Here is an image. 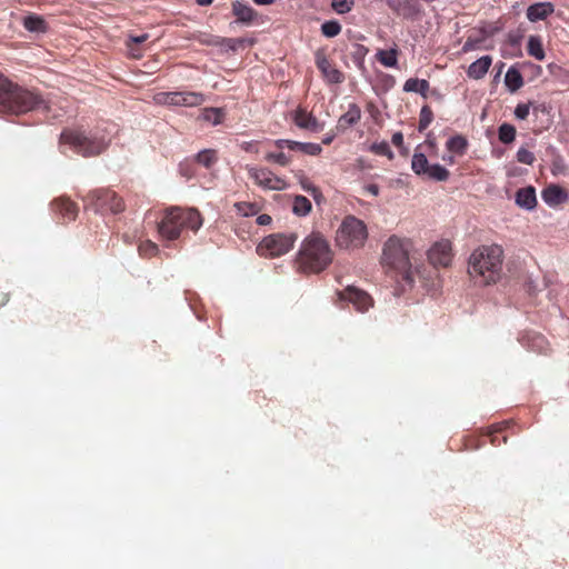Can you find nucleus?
<instances>
[{"instance_id": "obj_1", "label": "nucleus", "mask_w": 569, "mask_h": 569, "mask_svg": "<svg viewBox=\"0 0 569 569\" xmlns=\"http://www.w3.org/2000/svg\"><path fill=\"white\" fill-rule=\"evenodd\" d=\"M0 109L13 114L47 110V102L31 90L13 83L0 72Z\"/></svg>"}, {"instance_id": "obj_2", "label": "nucleus", "mask_w": 569, "mask_h": 569, "mask_svg": "<svg viewBox=\"0 0 569 569\" xmlns=\"http://www.w3.org/2000/svg\"><path fill=\"white\" fill-rule=\"evenodd\" d=\"M502 259L500 246H481L469 258V274L483 284L496 283L501 277Z\"/></svg>"}, {"instance_id": "obj_3", "label": "nucleus", "mask_w": 569, "mask_h": 569, "mask_svg": "<svg viewBox=\"0 0 569 569\" xmlns=\"http://www.w3.org/2000/svg\"><path fill=\"white\" fill-rule=\"evenodd\" d=\"M333 259V252L327 239L319 232H312L301 243L298 252V263L306 272H320Z\"/></svg>"}, {"instance_id": "obj_4", "label": "nucleus", "mask_w": 569, "mask_h": 569, "mask_svg": "<svg viewBox=\"0 0 569 569\" xmlns=\"http://www.w3.org/2000/svg\"><path fill=\"white\" fill-rule=\"evenodd\" d=\"M202 226V218L196 209L172 207L164 211L158 223V232L166 240H177L183 229L197 231Z\"/></svg>"}, {"instance_id": "obj_5", "label": "nucleus", "mask_w": 569, "mask_h": 569, "mask_svg": "<svg viewBox=\"0 0 569 569\" xmlns=\"http://www.w3.org/2000/svg\"><path fill=\"white\" fill-rule=\"evenodd\" d=\"M411 249V241L398 236H391L383 246L382 260L383 262L396 270L401 280L411 283L412 270L409 260V251Z\"/></svg>"}, {"instance_id": "obj_6", "label": "nucleus", "mask_w": 569, "mask_h": 569, "mask_svg": "<svg viewBox=\"0 0 569 569\" xmlns=\"http://www.w3.org/2000/svg\"><path fill=\"white\" fill-rule=\"evenodd\" d=\"M60 143L68 144L74 152L83 157L98 156L108 146V141L103 137L86 133L80 129H64L60 134Z\"/></svg>"}, {"instance_id": "obj_7", "label": "nucleus", "mask_w": 569, "mask_h": 569, "mask_svg": "<svg viewBox=\"0 0 569 569\" xmlns=\"http://www.w3.org/2000/svg\"><path fill=\"white\" fill-rule=\"evenodd\" d=\"M368 239L366 223L359 218L349 214L343 218L337 230L336 242L341 249H359L365 246Z\"/></svg>"}, {"instance_id": "obj_8", "label": "nucleus", "mask_w": 569, "mask_h": 569, "mask_svg": "<svg viewBox=\"0 0 569 569\" xmlns=\"http://www.w3.org/2000/svg\"><path fill=\"white\" fill-rule=\"evenodd\" d=\"M87 206L91 207L96 212L119 213L124 210V202L113 190L96 189L90 191L84 198Z\"/></svg>"}, {"instance_id": "obj_9", "label": "nucleus", "mask_w": 569, "mask_h": 569, "mask_svg": "<svg viewBox=\"0 0 569 569\" xmlns=\"http://www.w3.org/2000/svg\"><path fill=\"white\" fill-rule=\"evenodd\" d=\"M152 100L158 106L168 107H198L204 101V94L193 91H160L153 94Z\"/></svg>"}, {"instance_id": "obj_10", "label": "nucleus", "mask_w": 569, "mask_h": 569, "mask_svg": "<svg viewBox=\"0 0 569 569\" xmlns=\"http://www.w3.org/2000/svg\"><path fill=\"white\" fill-rule=\"evenodd\" d=\"M297 240L295 233H273L264 237L257 248L260 256L279 257L287 253Z\"/></svg>"}, {"instance_id": "obj_11", "label": "nucleus", "mask_w": 569, "mask_h": 569, "mask_svg": "<svg viewBox=\"0 0 569 569\" xmlns=\"http://www.w3.org/2000/svg\"><path fill=\"white\" fill-rule=\"evenodd\" d=\"M248 176L256 184L268 190H283L287 187L286 181L276 176L268 168L246 167Z\"/></svg>"}, {"instance_id": "obj_12", "label": "nucleus", "mask_w": 569, "mask_h": 569, "mask_svg": "<svg viewBox=\"0 0 569 569\" xmlns=\"http://www.w3.org/2000/svg\"><path fill=\"white\" fill-rule=\"evenodd\" d=\"M338 297L341 301L352 303L355 309L360 312H365L373 306L372 298L366 291L353 286H349L345 290L339 291Z\"/></svg>"}, {"instance_id": "obj_13", "label": "nucleus", "mask_w": 569, "mask_h": 569, "mask_svg": "<svg viewBox=\"0 0 569 569\" xmlns=\"http://www.w3.org/2000/svg\"><path fill=\"white\" fill-rule=\"evenodd\" d=\"M316 64L327 82L339 84L345 81L343 73L331 63L322 51L316 52Z\"/></svg>"}, {"instance_id": "obj_14", "label": "nucleus", "mask_w": 569, "mask_h": 569, "mask_svg": "<svg viewBox=\"0 0 569 569\" xmlns=\"http://www.w3.org/2000/svg\"><path fill=\"white\" fill-rule=\"evenodd\" d=\"M451 244L449 241L435 243L428 251V259L435 267H448L451 262Z\"/></svg>"}, {"instance_id": "obj_15", "label": "nucleus", "mask_w": 569, "mask_h": 569, "mask_svg": "<svg viewBox=\"0 0 569 569\" xmlns=\"http://www.w3.org/2000/svg\"><path fill=\"white\" fill-rule=\"evenodd\" d=\"M231 11L236 17L234 23L243 26H251L259 18V13L253 8L238 0L231 2Z\"/></svg>"}, {"instance_id": "obj_16", "label": "nucleus", "mask_w": 569, "mask_h": 569, "mask_svg": "<svg viewBox=\"0 0 569 569\" xmlns=\"http://www.w3.org/2000/svg\"><path fill=\"white\" fill-rule=\"evenodd\" d=\"M388 6L398 16L406 19H413L421 11V7L418 0H388Z\"/></svg>"}, {"instance_id": "obj_17", "label": "nucleus", "mask_w": 569, "mask_h": 569, "mask_svg": "<svg viewBox=\"0 0 569 569\" xmlns=\"http://www.w3.org/2000/svg\"><path fill=\"white\" fill-rule=\"evenodd\" d=\"M52 209L67 221L76 220L78 216V206L67 197H60L52 202Z\"/></svg>"}, {"instance_id": "obj_18", "label": "nucleus", "mask_w": 569, "mask_h": 569, "mask_svg": "<svg viewBox=\"0 0 569 569\" xmlns=\"http://www.w3.org/2000/svg\"><path fill=\"white\" fill-rule=\"evenodd\" d=\"M293 121L297 127L301 129H307L313 132H319L322 130L323 126L318 121V119L306 109L298 108L293 116Z\"/></svg>"}, {"instance_id": "obj_19", "label": "nucleus", "mask_w": 569, "mask_h": 569, "mask_svg": "<svg viewBox=\"0 0 569 569\" xmlns=\"http://www.w3.org/2000/svg\"><path fill=\"white\" fill-rule=\"evenodd\" d=\"M555 11L551 2H537L528 7L527 18L530 22H537L547 19Z\"/></svg>"}, {"instance_id": "obj_20", "label": "nucleus", "mask_w": 569, "mask_h": 569, "mask_svg": "<svg viewBox=\"0 0 569 569\" xmlns=\"http://www.w3.org/2000/svg\"><path fill=\"white\" fill-rule=\"evenodd\" d=\"M491 63L492 58L490 56L479 58L469 66L467 70L468 77L475 80L482 79L487 74Z\"/></svg>"}, {"instance_id": "obj_21", "label": "nucleus", "mask_w": 569, "mask_h": 569, "mask_svg": "<svg viewBox=\"0 0 569 569\" xmlns=\"http://www.w3.org/2000/svg\"><path fill=\"white\" fill-rule=\"evenodd\" d=\"M361 119L360 107L356 103L349 104L348 111L338 120V128L346 129L358 123Z\"/></svg>"}, {"instance_id": "obj_22", "label": "nucleus", "mask_w": 569, "mask_h": 569, "mask_svg": "<svg viewBox=\"0 0 569 569\" xmlns=\"http://www.w3.org/2000/svg\"><path fill=\"white\" fill-rule=\"evenodd\" d=\"M542 199L548 204H559L567 200V193L561 187L550 184L542 191Z\"/></svg>"}, {"instance_id": "obj_23", "label": "nucleus", "mask_w": 569, "mask_h": 569, "mask_svg": "<svg viewBox=\"0 0 569 569\" xmlns=\"http://www.w3.org/2000/svg\"><path fill=\"white\" fill-rule=\"evenodd\" d=\"M516 202L518 206L532 209L537 204L536 191L532 187L521 188L517 191Z\"/></svg>"}, {"instance_id": "obj_24", "label": "nucleus", "mask_w": 569, "mask_h": 569, "mask_svg": "<svg viewBox=\"0 0 569 569\" xmlns=\"http://www.w3.org/2000/svg\"><path fill=\"white\" fill-rule=\"evenodd\" d=\"M22 24L30 32H46L48 30L46 20L41 16L34 13L26 16Z\"/></svg>"}, {"instance_id": "obj_25", "label": "nucleus", "mask_w": 569, "mask_h": 569, "mask_svg": "<svg viewBox=\"0 0 569 569\" xmlns=\"http://www.w3.org/2000/svg\"><path fill=\"white\" fill-rule=\"evenodd\" d=\"M505 84L510 92L518 91L523 86L522 74L515 67H510L505 76Z\"/></svg>"}, {"instance_id": "obj_26", "label": "nucleus", "mask_w": 569, "mask_h": 569, "mask_svg": "<svg viewBox=\"0 0 569 569\" xmlns=\"http://www.w3.org/2000/svg\"><path fill=\"white\" fill-rule=\"evenodd\" d=\"M429 87V82L426 79L410 78L405 82L403 91L418 92L426 98Z\"/></svg>"}, {"instance_id": "obj_27", "label": "nucleus", "mask_w": 569, "mask_h": 569, "mask_svg": "<svg viewBox=\"0 0 569 569\" xmlns=\"http://www.w3.org/2000/svg\"><path fill=\"white\" fill-rule=\"evenodd\" d=\"M528 54L535 59L542 61L546 57L542 40L539 36H530L527 44Z\"/></svg>"}, {"instance_id": "obj_28", "label": "nucleus", "mask_w": 569, "mask_h": 569, "mask_svg": "<svg viewBox=\"0 0 569 569\" xmlns=\"http://www.w3.org/2000/svg\"><path fill=\"white\" fill-rule=\"evenodd\" d=\"M398 49L379 50L376 54L377 60L387 68H395L398 64Z\"/></svg>"}, {"instance_id": "obj_29", "label": "nucleus", "mask_w": 569, "mask_h": 569, "mask_svg": "<svg viewBox=\"0 0 569 569\" xmlns=\"http://www.w3.org/2000/svg\"><path fill=\"white\" fill-rule=\"evenodd\" d=\"M200 118L206 122L217 126L223 121L224 112L221 108H204L201 110Z\"/></svg>"}, {"instance_id": "obj_30", "label": "nucleus", "mask_w": 569, "mask_h": 569, "mask_svg": "<svg viewBox=\"0 0 569 569\" xmlns=\"http://www.w3.org/2000/svg\"><path fill=\"white\" fill-rule=\"evenodd\" d=\"M254 42V39L250 38H221L217 43H221L228 49L237 51L239 48L251 47Z\"/></svg>"}, {"instance_id": "obj_31", "label": "nucleus", "mask_w": 569, "mask_h": 569, "mask_svg": "<svg viewBox=\"0 0 569 569\" xmlns=\"http://www.w3.org/2000/svg\"><path fill=\"white\" fill-rule=\"evenodd\" d=\"M446 147H447V149L450 152H453V153H457V154L461 156L467 150L468 141H467V139L463 136L457 134V136L451 137L447 141Z\"/></svg>"}, {"instance_id": "obj_32", "label": "nucleus", "mask_w": 569, "mask_h": 569, "mask_svg": "<svg viewBox=\"0 0 569 569\" xmlns=\"http://www.w3.org/2000/svg\"><path fill=\"white\" fill-rule=\"evenodd\" d=\"M429 161L423 153L415 152L411 160V169L418 176H425L429 170Z\"/></svg>"}, {"instance_id": "obj_33", "label": "nucleus", "mask_w": 569, "mask_h": 569, "mask_svg": "<svg viewBox=\"0 0 569 569\" xmlns=\"http://www.w3.org/2000/svg\"><path fill=\"white\" fill-rule=\"evenodd\" d=\"M197 162L207 169H210L218 161L217 151L213 149H204L197 157Z\"/></svg>"}, {"instance_id": "obj_34", "label": "nucleus", "mask_w": 569, "mask_h": 569, "mask_svg": "<svg viewBox=\"0 0 569 569\" xmlns=\"http://www.w3.org/2000/svg\"><path fill=\"white\" fill-rule=\"evenodd\" d=\"M311 202L303 196H296L293 200L292 211L297 216H306L311 210Z\"/></svg>"}, {"instance_id": "obj_35", "label": "nucleus", "mask_w": 569, "mask_h": 569, "mask_svg": "<svg viewBox=\"0 0 569 569\" xmlns=\"http://www.w3.org/2000/svg\"><path fill=\"white\" fill-rule=\"evenodd\" d=\"M293 151H300L309 156H318L321 153L322 148L318 143L295 141Z\"/></svg>"}, {"instance_id": "obj_36", "label": "nucleus", "mask_w": 569, "mask_h": 569, "mask_svg": "<svg viewBox=\"0 0 569 569\" xmlns=\"http://www.w3.org/2000/svg\"><path fill=\"white\" fill-rule=\"evenodd\" d=\"M425 176L435 181H446L448 180L450 173L445 167L440 164H430L429 170H427Z\"/></svg>"}, {"instance_id": "obj_37", "label": "nucleus", "mask_w": 569, "mask_h": 569, "mask_svg": "<svg viewBox=\"0 0 569 569\" xmlns=\"http://www.w3.org/2000/svg\"><path fill=\"white\" fill-rule=\"evenodd\" d=\"M498 137L502 143H511L516 138V128L510 123H502L498 129Z\"/></svg>"}, {"instance_id": "obj_38", "label": "nucleus", "mask_w": 569, "mask_h": 569, "mask_svg": "<svg viewBox=\"0 0 569 569\" xmlns=\"http://www.w3.org/2000/svg\"><path fill=\"white\" fill-rule=\"evenodd\" d=\"M508 422H502L498 426L491 427L490 431L488 432V436L490 437V442L492 446H500L501 443L507 442V436H502L501 438L498 436L501 433L505 428L507 427Z\"/></svg>"}, {"instance_id": "obj_39", "label": "nucleus", "mask_w": 569, "mask_h": 569, "mask_svg": "<svg viewBox=\"0 0 569 569\" xmlns=\"http://www.w3.org/2000/svg\"><path fill=\"white\" fill-rule=\"evenodd\" d=\"M301 188L309 192L316 201L321 197V191L303 173L297 176Z\"/></svg>"}, {"instance_id": "obj_40", "label": "nucleus", "mask_w": 569, "mask_h": 569, "mask_svg": "<svg viewBox=\"0 0 569 569\" xmlns=\"http://www.w3.org/2000/svg\"><path fill=\"white\" fill-rule=\"evenodd\" d=\"M369 150L377 156H386L390 160L395 157L387 141L375 142L370 146Z\"/></svg>"}, {"instance_id": "obj_41", "label": "nucleus", "mask_w": 569, "mask_h": 569, "mask_svg": "<svg viewBox=\"0 0 569 569\" xmlns=\"http://www.w3.org/2000/svg\"><path fill=\"white\" fill-rule=\"evenodd\" d=\"M433 120V112L429 106H423L419 114V131L426 130Z\"/></svg>"}, {"instance_id": "obj_42", "label": "nucleus", "mask_w": 569, "mask_h": 569, "mask_svg": "<svg viewBox=\"0 0 569 569\" xmlns=\"http://www.w3.org/2000/svg\"><path fill=\"white\" fill-rule=\"evenodd\" d=\"M268 162L277 163L281 167H286L291 162V157L284 152H269L264 158Z\"/></svg>"}, {"instance_id": "obj_43", "label": "nucleus", "mask_w": 569, "mask_h": 569, "mask_svg": "<svg viewBox=\"0 0 569 569\" xmlns=\"http://www.w3.org/2000/svg\"><path fill=\"white\" fill-rule=\"evenodd\" d=\"M322 34L328 38L338 36L341 31V26L338 21H326L321 26Z\"/></svg>"}, {"instance_id": "obj_44", "label": "nucleus", "mask_w": 569, "mask_h": 569, "mask_svg": "<svg viewBox=\"0 0 569 569\" xmlns=\"http://www.w3.org/2000/svg\"><path fill=\"white\" fill-rule=\"evenodd\" d=\"M353 4V0H332L331 7L337 13L343 14L350 12Z\"/></svg>"}, {"instance_id": "obj_45", "label": "nucleus", "mask_w": 569, "mask_h": 569, "mask_svg": "<svg viewBox=\"0 0 569 569\" xmlns=\"http://www.w3.org/2000/svg\"><path fill=\"white\" fill-rule=\"evenodd\" d=\"M138 249H139L140 256L144 257V258H150V257L157 254V252L159 251L158 246L150 240H147V241L140 243Z\"/></svg>"}, {"instance_id": "obj_46", "label": "nucleus", "mask_w": 569, "mask_h": 569, "mask_svg": "<svg viewBox=\"0 0 569 569\" xmlns=\"http://www.w3.org/2000/svg\"><path fill=\"white\" fill-rule=\"evenodd\" d=\"M517 160L520 162V163H525V164H529L531 166L535 160H536V157L535 154L529 151L528 149L526 148H520L518 151H517Z\"/></svg>"}, {"instance_id": "obj_47", "label": "nucleus", "mask_w": 569, "mask_h": 569, "mask_svg": "<svg viewBox=\"0 0 569 569\" xmlns=\"http://www.w3.org/2000/svg\"><path fill=\"white\" fill-rule=\"evenodd\" d=\"M481 39L468 37L462 46L463 52H469L480 48Z\"/></svg>"}, {"instance_id": "obj_48", "label": "nucleus", "mask_w": 569, "mask_h": 569, "mask_svg": "<svg viewBox=\"0 0 569 569\" xmlns=\"http://www.w3.org/2000/svg\"><path fill=\"white\" fill-rule=\"evenodd\" d=\"M529 111L530 103H519L515 109V116L520 120H525L529 116Z\"/></svg>"}, {"instance_id": "obj_49", "label": "nucleus", "mask_w": 569, "mask_h": 569, "mask_svg": "<svg viewBox=\"0 0 569 569\" xmlns=\"http://www.w3.org/2000/svg\"><path fill=\"white\" fill-rule=\"evenodd\" d=\"M149 38V34L148 33H143V34H140V36H136V37H130L128 42H127V46L128 48L133 51V48H132V43L134 44H140V43H143L144 41H147Z\"/></svg>"}, {"instance_id": "obj_50", "label": "nucleus", "mask_w": 569, "mask_h": 569, "mask_svg": "<svg viewBox=\"0 0 569 569\" xmlns=\"http://www.w3.org/2000/svg\"><path fill=\"white\" fill-rule=\"evenodd\" d=\"M293 143H295L293 140H288V139H278V140L273 141L274 147L280 150L288 148L289 150L293 151Z\"/></svg>"}, {"instance_id": "obj_51", "label": "nucleus", "mask_w": 569, "mask_h": 569, "mask_svg": "<svg viewBox=\"0 0 569 569\" xmlns=\"http://www.w3.org/2000/svg\"><path fill=\"white\" fill-rule=\"evenodd\" d=\"M240 148L246 152H259L258 141H244L240 144Z\"/></svg>"}, {"instance_id": "obj_52", "label": "nucleus", "mask_w": 569, "mask_h": 569, "mask_svg": "<svg viewBox=\"0 0 569 569\" xmlns=\"http://www.w3.org/2000/svg\"><path fill=\"white\" fill-rule=\"evenodd\" d=\"M237 208H238L239 212H241L243 216H249L251 213H254V210H253L254 207L251 203H247V202L238 203Z\"/></svg>"}, {"instance_id": "obj_53", "label": "nucleus", "mask_w": 569, "mask_h": 569, "mask_svg": "<svg viewBox=\"0 0 569 569\" xmlns=\"http://www.w3.org/2000/svg\"><path fill=\"white\" fill-rule=\"evenodd\" d=\"M391 141L392 143L398 147V148H401L403 146V134L402 132H395L392 134V138H391Z\"/></svg>"}, {"instance_id": "obj_54", "label": "nucleus", "mask_w": 569, "mask_h": 569, "mask_svg": "<svg viewBox=\"0 0 569 569\" xmlns=\"http://www.w3.org/2000/svg\"><path fill=\"white\" fill-rule=\"evenodd\" d=\"M365 190L370 194L377 197L379 194L380 188L376 183H370L365 187Z\"/></svg>"}, {"instance_id": "obj_55", "label": "nucleus", "mask_w": 569, "mask_h": 569, "mask_svg": "<svg viewBox=\"0 0 569 569\" xmlns=\"http://www.w3.org/2000/svg\"><path fill=\"white\" fill-rule=\"evenodd\" d=\"M271 221V217L268 216V214H260L258 218H257V222L258 224L260 226H266L268 223H270Z\"/></svg>"}, {"instance_id": "obj_56", "label": "nucleus", "mask_w": 569, "mask_h": 569, "mask_svg": "<svg viewBox=\"0 0 569 569\" xmlns=\"http://www.w3.org/2000/svg\"><path fill=\"white\" fill-rule=\"evenodd\" d=\"M335 137H336V134H333V133L332 134H329V133L326 134L323 137V139H322V143L323 144H330L333 141Z\"/></svg>"}, {"instance_id": "obj_57", "label": "nucleus", "mask_w": 569, "mask_h": 569, "mask_svg": "<svg viewBox=\"0 0 569 569\" xmlns=\"http://www.w3.org/2000/svg\"><path fill=\"white\" fill-rule=\"evenodd\" d=\"M9 301V295L0 292V307L4 306Z\"/></svg>"}, {"instance_id": "obj_58", "label": "nucleus", "mask_w": 569, "mask_h": 569, "mask_svg": "<svg viewBox=\"0 0 569 569\" xmlns=\"http://www.w3.org/2000/svg\"><path fill=\"white\" fill-rule=\"evenodd\" d=\"M258 6H269L274 2V0H252Z\"/></svg>"}, {"instance_id": "obj_59", "label": "nucleus", "mask_w": 569, "mask_h": 569, "mask_svg": "<svg viewBox=\"0 0 569 569\" xmlns=\"http://www.w3.org/2000/svg\"><path fill=\"white\" fill-rule=\"evenodd\" d=\"M213 0H196V3L201 7L210 6Z\"/></svg>"}, {"instance_id": "obj_60", "label": "nucleus", "mask_w": 569, "mask_h": 569, "mask_svg": "<svg viewBox=\"0 0 569 569\" xmlns=\"http://www.w3.org/2000/svg\"><path fill=\"white\" fill-rule=\"evenodd\" d=\"M533 340L537 342V345L541 346L542 343H545V338L542 336H536L533 338Z\"/></svg>"}, {"instance_id": "obj_61", "label": "nucleus", "mask_w": 569, "mask_h": 569, "mask_svg": "<svg viewBox=\"0 0 569 569\" xmlns=\"http://www.w3.org/2000/svg\"><path fill=\"white\" fill-rule=\"evenodd\" d=\"M449 163H453V157H449L448 159H446Z\"/></svg>"}, {"instance_id": "obj_62", "label": "nucleus", "mask_w": 569, "mask_h": 569, "mask_svg": "<svg viewBox=\"0 0 569 569\" xmlns=\"http://www.w3.org/2000/svg\"><path fill=\"white\" fill-rule=\"evenodd\" d=\"M131 54H132V57H134V58H140V57H141V54H140V53H133V52H132Z\"/></svg>"}, {"instance_id": "obj_63", "label": "nucleus", "mask_w": 569, "mask_h": 569, "mask_svg": "<svg viewBox=\"0 0 569 569\" xmlns=\"http://www.w3.org/2000/svg\"><path fill=\"white\" fill-rule=\"evenodd\" d=\"M528 290L531 293V290H532L531 282L529 283Z\"/></svg>"}]
</instances>
